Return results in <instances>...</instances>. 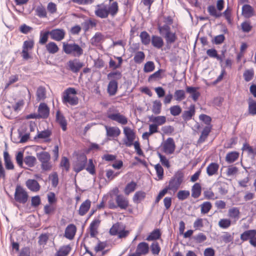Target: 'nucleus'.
<instances>
[{
    "label": "nucleus",
    "mask_w": 256,
    "mask_h": 256,
    "mask_svg": "<svg viewBox=\"0 0 256 256\" xmlns=\"http://www.w3.org/2000/svg\"><path fill=\"white\" fill-rule=\"evenodd\" d=\"M70 245H66L61 246L56 252V256H67L71 250Z\"/></svg>",
    "instance_id": "obj_35"
},
{
    "label": "nucleus",
    "mask_w": 256,
    "mask_h": 256,
    "mask_svg": "<svg viewBox=\"0 0 256 256\" xmlns=\"http://www.w3.org/2000/svg\"><path fill=\"white\" fill-rule=\"evenodd\" d=\"M26 165L29 167H33L36 162V158L34 156H26L24 160Z\"/></svg>",
    "instance_id": "obj_57"
},
{
    "label": "nucleus",
    "mask_w": 256,
    "mask_h": 256,
    "mask_svg": "<svg viewBox=\"0 0 256 256\" xmlns=\"http://www.w3.org/2000/svg\"><path fill=\"white\" fill-rule=\"evenodd\" d=\"M256 236V230H250L244 231L240 234V238L243 242L246 241L248 240H251Z\"/></svg>",
    "instance_id": "obj_27"
},
{
    "label": "nucleus",
    "mask_w": 256,
    "mask_h": 256,
    "mask_svg": "<svg viewBox=\"0 0 256 256\" xmlns=\"http://www.w3.org/2000/svg\"><path fill=\"white\" fill-rule=\"evenodd\" d=\"M164 70L162 69H160L158 71L151 74L148 78V82L156 81L162 78L161 74L164 72Z\"/></svg>",
    "instance_id": "obj_50"
},
{
    "label": "nucleus",
    "mask_w": 256,
    "mask_h": 256,
    "mask_svg": "<svg viewBox=\"0 0 256 256\" xmlns=\"http://www.w3.org/2000/svg\"><path fill=\"white\" fill-rule=\"evenodd\" d=\"M67 64L68 69L74 73H78L84 66V63L77 58L69 60Z\"/></svg>",
    "instance_id": "obj_10"
},
{
    "label": "nucleus",
    "mask_w": 256,
    "mask_h": 256,
    "mask_svg": "<svg viewBox=\"0 0 256 256\" xmlns=\"http://www.w3.org/2000/svg\"><path fill=\"white\" fill-rule=\"evenodd\" d=\"M239 156V153L236 152H232L226 154V160L227 162L231 164L238 160Z\"/></svg>",
    "instance_id": "obj_36"
},
{
    "label": "nucleus",
    "mask_w": 256,
    "mask_h": 256,
    "mask_svg": "<svg viewBox=\"0 0 256 256\" xmlns=\"http://www.w3.org/2000/svg\"><path fill=\"white\" fill-rule=\"evenodd\" d=\"M146 197V193L142 191H138L135 193L133 196V201L135 203H138L143 200Z\"/></svg>",
    "instance_id": "obj_51"
},
{
    "label": "nucleus",
    "mask_w": 256,
    "mask_h": 256,
    "mask_svg": "<svg viewBox=\"0 0 256 256\" xmlns=\"http://www.w3.org/2000/svg\"><path fill=\"white\" fill-rule=\"evenodd\" d=\"M97 24V20L94 19L90 18L85 20L82 24V26L84 32L88 31L90 28L96 27Z\"/></svg>",
    "instance_id": "obj_24"
},
{
    "label": "nucleus",
    "mask_w": 256,
    "mask_h": 256,
    "mask_svg": "<svg viewBox=\"0 0 256 256\" xmlns=\"http://www.w3.org/2000/svg\"><path fill=\"white\" fill-rule=\"evenodd\" d=\"M150 120L158 126L162 125L166 122V116H162L154 117L152 116L150 118Z\"/></svg>",
    "instance_id": "obj_44"
},
{
    "label": "nucleus",
    "mask_w": 256,
    "mask_h": 256,
    "mask_svg": "<svg viewBox=\"0 0 256 256\" xmlns=\"http://www.w3.org/2000/svg\"><path fill=\"white\" fill-rule=\"evenodd\" d=\"M136 183L132 181L128 183L125 187L124 193L126 195H128L130 193L134 191L136 188Z\"/></svg>",
    "instance_id": "obj_48"
},
{
    "label": "nucleus",
    "mask_w": 256,
    "mask_h": 256,
    "mask_svg": "<svg viewBox=\"0 0 256 256\" xmlns=\"http://www.w3.org/2000/svg\"><path fill=\"white\" fill-rule=\"evenodd\" d=\"M36 100H44L46 98V90L44 86H39L36 90Z\"/></svg>",
    "instance_id": "obj_41"
},
{
    "label": "nucleus",
    "mask_w": 256,
    "mask_h": 256,
    "mask_svg": "<svg viewBox=\"0 0 256 256\" xmlns=\"http://www.w3.org/2000/svg\"><path fill=\"white\" fill-rule=\"evenodd\" d=\"M206 54L210 58H215L220 62H222L224 56V53L222 52V55L218 54L217 51L214 48L208 49L206 50Z\"/></svg>",
    "instance_id": "obj_30"
},
{
    "label": "nucleus",
    "mask_w": 256,
    "mask_h": 256,
    "mask_svg": "<svg viewBox=\"0 0 256 256\" xmlns=\"http://www.w3.org/2000/svg\"><path fill=\"white\" fill-rule=\"evenodd\" d=\"M190 195V192L186 190H180L177 194V197L180 200L186 199Z\"/></svg>",
    "instance_id": "obj_58"
},
{
    "label": "nucleus",
    "mask_w": 256,
    "mask_h": 256,
    "mask_svg": "<svg viewBox=\"0 0 256 256\" xmlns=\"http://www.w3.org/2000/svg\"><path fill=\"white\" fill-rule=\"evenodd\" d=\"M150 250L154 255H158L160 251V247L157 242H153L150 246Z\"/></svg>",
    "instance_id": "obj_60"
},
{
    "label": "nucleus",
    "mask_w": 256,
    "mask_h": 256,
    "mask_svg": "<svg viewBox=\"0 0 256 256\" xmlns=\"http://www.w3.org/2000/svg\"><path fill=\"white\" fill-rule=\"evenodd\" d=\"M248 103V112L250 114L254 116L256 114V102L250 98Z\"/></svg>",
    "instance_id": "obj_45"
},
{
    "label": "nucleus",
    "mask_w": 256,
    "mask_h": 256,
    "mask_svg": "<svg viewBox=\"0 0 256 256\" xmlns=\"http://www.w3.org/2000/svg\"><path fill=\"white\" fill-rule=\"evenodd\" d=\"M62 50L67 54L78 58L83 54L84 52L82 48L78 44L74 42H63Z\"/></svg>",
    "instance_id": "obj_4"
},
{
    "label": "nucleus",
    "mask_w": 256,
    "mask_h": 256,
    "mask_svg": "<svg viewBox=\"0 0 256 256\" xmlns=\"http://www.w3.org/2000/svg\"><path fill=\"white\" fill-rule=\"evenodd\" d=\"M26 186L32 192H37L40 188L38 182L35 180L28 179L26 182Z\"/></svg>",
    "instance_id": "obj_18"
},
{
    "label": "nucleus",
    "mask_w": 256,
    "mask_h": 256,
    "mask_svg": "<svg viewBox=\"0 0 256 256\" xmlns=\"http://www.w3.org/2000/svg\"><path fill=\"white\" fill-rule=\"evenodd\" d=\"M151 43L154 47L158 49L162 48L164 45L163 39L160 36L156 35L152 36Z\"/></svg>",
    "instance_id": "obj_23"
},
{
    "label": "nucleus",
    "mask_w": 256,
    "mask_h": 256,
    "mask_svg": "<svg viewBox=\"0 0 256 256\" xmlns=\"http://www.w3.org/2000/svg\"><path fill=\"white\" fill-rule=\"evenodd\" d=\"M162 103L160 100H156L153 102L152 112L155 114H158L161 112Z\"/></svg>",
    "instance_id": "obj_47"
},
{
    "label": "nucleus",
    "mask_w": 256,
    "mask_h": 256,
    "mask_svg": "<svg viewBox=\"0 0 256 256\" xmlns=\"http://www.w3.org/2000/svg\"><path fill=\"white\" fill-rule=\"evenodd\" d=\"M14 199L16 202L21 204H25L28 200V193L20 185H17L16 186L14 194Z\"/></svg>",
    "instance_id": "obj_6"
},
{
    "label": "nucleus",
    "mask_w": 256,
    "mask_h": 256,
    "mask_svg": "<svg viewBox=\"0 0 256 256\" xmlns=\"http://www.w3.org/2000/svg\"><path fill=\"white\" fill-rule=\"evenodd\" d=\"M87 158L85 154H80L77 156L76 160L74 162V170L78 173L85 168L87 163Z\"/></svg>",
    "instance_id": "obj_8"
},
{
    "label": "nucleus",
    "mask_w": 256,
    "mask_h": 256,
    "mask_svg": "<svg viewBox=\"0 0 256 256\" xmlns=\"http://www.w3.org/2000/svg\"><path fill=\"white\" fill-rule=\"evenodd\" d=\"M104 128L108 137L116 138L120 134V130L118 127L105 126Z\"/></svg>",
    "instance_id": "obj_16"
},
{
    "label": "nucleus",
    "mask_w": 256,
    "mask_h": 256,
    "mask_svg": "<svg viewBox=\"0 0 256 256\" xmlns=\"http://www.w3.org/2000/svg\"><path fill=\"white\" fill-rule=\"evenodd\" d=\"M149 251V246L148 244L146 242H142L138 244L136 250V254L140 255L146 254Z\"/></svg>",
    "instance_id": "obj_22"
},
{
    "label": "nucleus",
    "mask_w": 256,
    "mask_h": 256,
    "mask_svg": "<svg viewBox=\"0 0 256 256\" xmlns=\"http://www.w3.org/2000/svg\"><path fill=\"white\" fill-rule=\"evenodd\" d=\"M220 168L219 164L216 162H211L206 167V174L209 176H211L218 173Z\"/></svg>",
    "instance_id": "obj_20"
},
{
    "label": "nucleus",
    "mask_w": 256,
    "mask_h": 256,
    "mask_svg": "<svg viewBox=\"0 0 256 256\" xmlns=\"http://www.w3.org/2000/svg\"><path fill=\"white\" fill-rule=\"evenodd\" d=\"M124 133L126 138V140L124 142V144L128 147H130L134 145L137 154L139 156H142L143 152L140 148L139 142L136 141L134 142L136 136L133 130L129 127H125L124 128Z\"/></svg>",
    "instance_id": "obj_1"
},
{
    "label": "nucleus",
    "mask_w": 256,
    "mask_h": 256,
    "mask_svg": "<svg viewBox=\"0 0 256 256\" xmlns=\"http://www.w3.org/2000/svg\"><path fill=\"white\" fill-rule=\"evenodd\" d=\"M4 159L6 168L8 170H14V165L12 162L10 156L7 151H4Z\"/></svg>",
    "instance_id": "obj_28"
},
{
    "label": "nucleus",
    "mask_w": 256,
    "mask_h": 256,
    "mask_svg": "<svg viewBox=\"0 0 256 256\" xmlns=\"http://www.w3.org/2000/svg\"><path fill=\"white\" fill-rule=\"evenodd\" d=\"M218 226L224 229L228 228L231 225V221L229 219L222 218L218 222Z\"/></svg>",
    "instance_id": "obj_61"
},
{
    "label": "nucleus",
    "mask_w": 256,
    "mask_h": 256,
    "mask_svg": "<svg viewBox=\"0 0 256 256\" xmlns=\"http://www.w3.org/2000/svg\"><path fill=\"white\" fill-rule=\"evenodd\" d=\"M77 94L74 88H68L62 93V102L64 104H68L71 106H76L78 103V98L76 96H72Z\"/></svg>",
    "instance_id": "obj_2"
},
{
    "label": "nucleus",
    "mask_w": 256,
    "mask_h": 256,
    "mask_svg": "<svg viewBox=\"0 0 256 256\" xmlns=\"http://www.w3.org/2000/svg\"><path fill=\"white\" fill-rule=\"evenodd\" d=\"M195 114V106L191 104L188 110H184L182 115V118L184 121H188L192 119V117Z\"/></svg>",
    "instance_id": "obj_19"
},
{
    "label": "nucleus",
    "mask_w": 256,
    "mask_h": 256,
    "mask_svg": "<svg viewBox=\"0 0 256 256\" xmlns=\"http://www.w3.org/2000/svg\"><path fill=\"white\" fill-rule=\"evenodd\" d=\"M96 15L100 18H106L109 14L106 7L98 8L95 10Z\"/></svg>",
    "instance_id": "obj_40"
},
{
    "label": "nucleus",
    "mask_w": 256,
    "mask_h": 256,
    "mask_svg": "<svg viewBox=\"0 0 256 256\" xmlns=\"http://www.w3.org/2000/svg\"><path fill=\"white\" fill-rule=\"evenodd\" d=\"M161 236V233L159 229H156L150 233L146 238V240L148 241L158 240Z\"/></svg>",
    "instance_id": "obj_39"
},
{
    "label": "nucleus",
    "mask_w": 256,
    "mask_h": 256,
    "mask_svg": "<svg viewBox=\"0 0 256 256\" xmlns=\"http://www.w3.org/2000/svg\"><path fill=\"white\" fill-rule=\"evenodd\" d=\"M242 14L246 18H250L254 15V10L249 4H244L242 8Z\"/></svg>",
    "instance_id": "obj_31"
},
{
    "label": "nucleus",
    "mask_w": 256,
    "mask_h": 256,
    "mask_svg": "<svg viewBox=\"0 0 256 256\" xmlns=\"http://www.w3.org/2000/svg\"><path fill=\"white\" fill-rule=\"evenodd\" d=\"M122 76V73L119 71L110 72L107 76L108 78L110 81L114 80L115 82H117L118 80L120 79Z\"/></svg>",
    "instance_id": "obj_43"
},
{
    "label": "nucleus",
    "mask_w": 256,
    "mask_h": 256,
    "mask_svg": "<svg viewBox=\"0 0 256 256\" xmlns=\"http://www.w3.org/2000/svg\"><path fill=\"white\" fill-rule=\"evenodd\" d=\"M211 130L212 126H207L204 128L198 140V143H202L206 140L210 132H211Z\"/></svg>",
    "instance_id": "obj_29"
},
{
    "label": "nucleus",
    "mask_w": 256,
    "mask_h": 256,
    "mask_svg": "<svg viewBox=\"0 0 256 256\" xmlns=\"http://www.w3.org/2000/svg\"><path fill=\"white\" fill-rule=\"evenodd\" d=\"M50 36L52 40L60 41L64 38L66 32L63 29L56 28L50 31Z\"/></svg>",
    "instance_id": "obj_14"
},
{
    "label": "nucleus",
    "mask_w": 256,
    "mask_h": 256,
    "mask_svg": "<svg viewBox=\"0 0 256 256\" xmlns=\"http://www.w3.org/2000/svg\"><path fill=\"white\" fill-rule=\"evenodd\" d=\"M208 11L210 14L216 18H219L221 16V13H218L215 6L213 5L209 6L208 8Z\"/></svg>",
    "instance_id": "obj_62"
},
{
    "label": "nucleus",
    "mask_w": 256,
    "mask_h": 256,
    "mask_svg": "<svg viewBox=\"0 0 256 256\" xmlns=\"http://www.w3.org/2000/svg\"><path fill=\"white\" fill-rule=\"evenodd\" d=\"M170 114L174 116H178L182 111V108L178 105L173 106L170 108Z\"/></svg>",
    "instance_id": "obj_56"
},
{
    "label": "nucleus",
    "mask_w": 256,
    "mask_h": 256,
    "mask_svg": "<svg viewBox=\"0 0 256 256\" xmlns=\"http://www.w3.org/2000/svg\"><path fill=\"white\" fill-rule=\"evenodd\" d=\"M202 187L199 183H196L192 186V196L194 198H198L201 194Z\"/></svg>",
    "instance_id": "obj_34"
},
{
    "label": "nucleus",
    "mask_w": 256,
    "mask_h": 256,
    "mask_svg": "<svg viewBox=\"0 0 256 256\" xmlns=\"http://www.w3.org/2000/svg\"><path fill=\"white\" fill-rule=\"evenodd\" d=\"M34 42L32 40H26L24 42L22 56L24 60H28L31 58L28 51L34 48Z\"/></svg>",
    "instance_id": "obj_9"
},
{
    "label": "nucleus",
    "mask_w": 256,
    "mask_h": 256,
    "mask_svg": "<svg viewBox=\"0 0 256 256\" xmlns=\"http://www.w3.org/2000/svg\"><path fill=\"white\" fill-rule=\"evenodd\" d=\"M47 51L51 54L58 52L59 48L54 42H50L46 46Z\"/></svg>",
    "instance_id": "obj_38"
},
{
    "label": "nucleus",
    "mask_w": 256,
    "mask_h": 256,
    "mask_svg": "<svg viewBox=\"0 0 256 256\" xmlns=\"http://www.w3.org/2000/svg\"><path fill=\"white\" fill-rule=\"evenodd\" d=\"M184 174L181 170L178 171L169 181L168 185L167 186L169 190L172 192H176L180 187V186L184 181Z\"/></svg>",
    "instance_id": "obj_5"
},
{
    "label": "nucleus",
    "mask_w": 256,
    "mask_h": 256,
    "mask_svg": "<svg viewBox=\"0 0 256 256\" xmlns=\"http://www.w3.org/2000/svg\"><path fill=\"white\" fill-rule=\"evenodd\" d=\"M174 98L178 102L186 98L185 92L182 90H176L174 93Z\"/></svg>",
    "instance_id": "obj_49"
},
{
    "label": "nucleus",
    "mask_w": 256,
    "mask_h": 256,
    "mask_svg": "<svg viewBox=\"0 0 256 256\" xmlns=\"http://www.w3.org/2000/svg\"><path fill=\"white\" fill-rule=\"evenodd\" d=\"M36 156L38 160L41 162V168L42 170L47 171L50 170L52 166L50 162V156L47 152H42L36 154Z\"/></svg>",
    "instance_id": "obj_7"
},
{
    "label": "nucleus",
    "mask_w": 256,
    "mask_h": 256,
    "mask_svg": "<svg viewBox=\"0 0 256 256\" xmlns=\"http://www.w3.org/2000/svg\"><path fill=\"white\" fill-rule=\"evenodd\" d=\"M164 38L166 44H168L174 43L176 40L177 37L176 33L170 32V33L167 34L166 36H164Z\"/></svg>",
    "instance_id": "obj_55"
},
{
    "label": "nucleus",
    "mask_w": 256,
    "mask_h": 256,
    "mask_svg": "<svg viewBox=\"0 0 256 256\" xmlns=\"http://www.w3.org/2000/svg\"><path fill=\"white\" fill-rule=\"evenodd\" d=\"M160 33L166 36L167 34L170 32V28L168 24H164L162 26H159L158 28Z\"/></svg>",
    "instance_id": "obj_63"
},
{
    "label": "nucleus",
    "mask_w": 256,
    "mask_h": 256,
    "mask_svg": "<svg viewBox=\"0 0 256 256\" xmlns=\"http://www.w3.org/2000/svg\"><path fill=\"white\" fill-rule=\"evenodd\" d=\"M104 40V36L101 32H97L90 39V43L92 46H98Z\"/></svg>",
    "instance_id": "obj_25"
},
{
    "label": "nucleus",
    "mask_w": 256,
    "mask_h": 256,
    "mask_svg": "<svg viewBox=\"0 0 256 256\" xmlns=\"http://www.w3.org/2000/svg\"><path fill=\"white\" fill-rule=\"evenodd\" d=\"M115 201L112 200L108 201V208L110 209H116L118 208L122 210H126L129 206V201L128 198L122 194H118L116 196Z\"/></svg>",
    "instance_id": "obj_3"
},
{
    "label": "nucleus",
    "mask_w": 256,
    "mask_h": 256,
    "mask_svg": "<svg viewBox=\"0 0 256 256\" xmlns=\"http://www.w3.org/2000/svg\"><path fill=\"white\" fill-rule=\"evenodd\" d=\"M60 166L61 168H63L66 172H68L70 168V163L68 158L66 156H62L60 160Z\"/></svg>",
    "instance_id": "obj_52"
},
{
    "label": "nucleus",
    "mask_w": 256,
    "mask_h": 256,
    "mask_svg": "<svg viewBox=\"0 0 256 256\" xmlns=\"http://www.w3.org/2000/svg\"><path fill=\"white\" fill-rule=\"evenodd\" d=\"M140 37L142 44L145 46L149 44L151 42V38L150 34L146 31L141 32Z\"/></svg>",
    "instance_id": "obj_37"
},
{
    "label": "nucleus",
    "mask_w": 256,
    "mask_h": 256,
    "mask_svg": "<svg viewBox=\"0 0 256 256\" xmlns=\"http://www.w3.org/2000/svg\"><path fill=\"white\" fill-rule=\"evenodd\" d=\"M118 84L117 82L114 80L110 81L108 86V92L110 96H114L116 94L118 90Z\"/></svg>",
    "instance_id": "obj_33"
},
{
    "label": "nucleus",
    "mask_w": 256,
    "mask_h": 256,
    "mask_svg": "<svg viewBox=\"0 0 256 256\" xmlns=\"http://www.w3.org/2000/svg\"><path fill=\"white\" fill-rule=\"evenodd\" d=\"M176 146L172 138H168L163 146L164 152L166 154H172L175 150Z\"/></svg>",
    "instance_id": "obj_13"
},
{
    "label": "nucleus",
    "mask_w": 256,
    "mask_h": 256,
    "mask_svg": "<svg viewBox=\"0 0 256 256\" xmlns=\"http://www.w3.org/2000/svg\"><path fill=\"white\" fill-rule=\"evenodd\" d=\"M56 121L60 124L63 131L65 132L66 130L67 121L64 114L60 110H58L56 112Z\"/></svg>",
    "instance_id": "obj_15"
},
{
    "label": "nucleus",
    "mask_w": 256,
    "mask_h": 256,
    "mask_svg": "<svg viewBox=\"0 0 256 256\" xmlns=\"http://www.w3.org/2000/svg\"><path fill=\"white\" fill-rule=\"evenodd\" d=\"M100 220L98 218L94 220L90 225V236L92 238H94L97 234L98 228L100 224Z\"/></svg>",
    "instance_id": "obj_21"
},
{
    "label": "nucleus",
    "mask_w": 256,
    "mask_h": 256,
    "mask_svg": "<svg viewBox=\"0 0 256 256\" xmlns=\"http://www.w3.org/2000/svg\"><path fill=\"white\" fill-rule=\"evenodd\" d=\"M76 232V228L74 224H68L65 230L64 236L70 240L74 238Z\"/></svg>",
    "instance_id": "obj_17"
},
{
    "label": "nucleus",
    "mask_w": 256,
    "mask_h": 256,
    "mask_svg": "<svg viewBox=\"0 0 256 256\" xmlns=\"http://www.w3.org/2000/svg\"><path fill=\"white\" fill-rule=\"evenodd\" d=\"M145 58V54L143 52L138 51L134 55V60L136 64H141Z\"/></svg>",
    "instance_id": "obj_53"
},
{
    "label": "nucleus",
    "mask_w": 256,
    "mask_h": 256,
    "mask_svg": "<svg viewBox=\"0 0 256 256\" xmlns=\"http://www.w3.org/2000/svg\"><path fill=\"white\" fill-rule=\"evenodd\" d=\"M254 76V72L252 69L246 70L244 71L243 74L244 78L246 82H248L251 80L252 79Z\"/></svg>",
    "instance_id": "obj_59"
},
{
    "label": "nucleus",
    "mask_w": 256,
    "mask_h": 256,
    "mask_svg": "<svg viewBox=\"0 0 256 256\" xmlns=\"http://www.w3.org/2000/svg\"><path fill=\"white\" fill-rule=\"evenodd\" d=\"M107 116L109 119L122 125L126 124L128 122L127 118L119 112L108 114Z\"/></svg>",
    "instance_id": "obj_12"
},
{
    "label": "nucleus",
    "mask_w": 256,
    "mask_h": 256,
    "mask_svg": "<svg viewBox=\"0 0 256 256\" xmlns=\"http://www.w3.org/2000/svg\"><path fill=\"white\" fill-rule=\"evenodd\" d=\"M107 9L109 14L112 16H114L118 12V3L116 2H113Z\"/></svg>",
    "instance_id": "obj_54"
},
{
    "label": "nucleus",
    "mask_w": 256,
    "mask_h": 256,
    "mask_svg": "<svg viewBox=\"0 0 256 256\" xmlns=\"http://www.w3.org/2000/svg\"><path fill=\"white\" fill-rule=\"evenodd\" d=\"M154 70V63L152 61L146 62L144 68V70L145 72H152Z\"/></svg>",
    "instance_id": "obj_64"
},
{
    "label": "nucleus",
    "mask_w": 256,
    "mask_h": 256,
    "mask_svg": "<svg viewBox=\"0 0 256 256\" xmlns=\"http://www.w3.org/2000/svg\"><path fill=\"white\" fill-rule=\"evenodd\" d=\"M240 212L238 208L234 207L230 208L228 211V216L232 218L238 220Z\"/></svg>",
    "instance_id": "obj_42"
},
{
    "label": "nucleus",
    "mask_w": 256,
    "mask_h": 256,
    "mask_svg": "<svg viewBox=\"0 0 256 256\" xmlns=\"http://www.w3.org/2000/svg\"><path fill=\"white\" fill-rule=\"evenodd\" d=\"M50 114V109L45 103H40L38 108V114L34 116L35 118H46ZM29 118H34L31 116Z\"/></svg>",
    "instance_id": "obj_11"
},
{
    "label": "nucleus",
    "mask_w": 256,
    "mask_h": 256,
    "mask_svg": "<svg viewBox=\"0 0 256 256\" xmlns=\"http://www.w3.org/2000/svg\"><path fill=\"white\" fill-rule=\"evenodd\" d=\"M90 206L91 202L89 200H86L80 206L78 214L81 216L85 215L90 210Z\"/></svg>",
    "instance_id": "obj_26"
},
{
    "label": "nucleus",
    "mask_w": 256,
    "mask_h": 256,
    "mask_svg": "<svg viewBox=\"0 0 256 256\" xmlns=\"http://www.w3.org/2000/svg\"><path fill=\"white\" fill-rule=\"evenodd\" d=\"M198 89V88L193 86H187L186 88V92L192 94V98L194 102H196L200 96V93L197 91Z\"/></svg>",
    "instance_id": "obj_32"
},
{
    "label": "nucleus",
    "mask_w": 256,
    "mask_h": 256,
    "mask_svg": "<svg viewBox=\"0 0 256 256\" xmlns=\"http://www.w3.org/2000/svg\"><path fill=\"white\" fill-rule=\"evenodd\" d=\"M200 207L201 214H206L211 210L212 205L210 202H204L200 205Z\"/></svg>",
    "instance_id": "obj_46"
}]
</instances>
